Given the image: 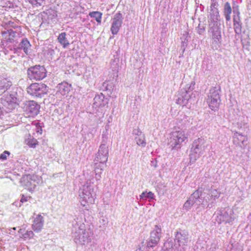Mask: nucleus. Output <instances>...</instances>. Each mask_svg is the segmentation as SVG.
<instances>
[{
	"label": "nucleus",
	"mask_w": 251,
	"mask_h": 251,
	"mask_svg": "<svg viewBox=\"0 0 251 251\" xmlns=\"http://www.w3.org/2000/svg\"><path fill=\"white\" fill-rule=\"evenodd\" d=\"M47 71L44 66L36 65L27 70V76L30 80L40 81L47 76Z\"/></svg>",
	"instance_id": "nucleus-1"
},
{
	"label": "nucleus",
	"mask_w": 251,
	"mask_h": 251,
	"mask_svg": "<svg viewBox=\"0 0 251 251\" xmlns=\"http://www.w3.org/2000/svg\"><path fill=\"white\" fill-rule=\"evenodd\" d=\"M26 91L32 96L41 98L47 94L48 88L46 84L42 82H34L27 87Z\"/></svg>",
	"instance_id": "nucleus-2"
},
{
	"label": "nucleus",
	"mask_w": 251,
	"mask_h": 251,
	"mask_svg": "<svg viewBox=\"0 0 251 251\" xmlns=\"http://www.w3.org/2000/svg\"><path fill=\"white\" fill-rule=\"evenodd\" d=\"M207 102L209 108L213 111L219 109L220 99L218 92L215 89L210 90L209 95L208 96Z\"/></svg>",
	"instance_id": "nucleus-3"
},
{
	"label": "nucleus",
	"mask_w": 251,
	"mask_h": 251,
	"mask_svg": "<svg viewBox=\"0 0 251 251\" xmlns=\"http://www.w3.org/2000/svg\"><path fill=\"white\" fill-rule=\"evenodd\" d=\"M37 176L33 175H26L23 176L21 182L29 191H32L36 186V180Z\"/></svg>",
	"instance_id": "nucleus-4"
},
{
	"label": "nucleus",
	"mask_w": 251,
	"mask_h": 251,
	"mask_svg": "<svg viewBox=\"0 0 251 251\" xmlns=\"http://www.w3.org/2000/svg\"><path fill=\"white\" fill-rule=\"evenodd\" d=\"M161 236V229L158 226L151 232L149 241L147 243L148 247H153L159 242Z\"/></svg>",
	"instance_id": "nucleus-5"
},
{
	"label": "nucleus",
	"mask_w": 251,
	"mask_h": 251,
	"mask_svg": "<svg viewBox=\"0 0 251 251\" xmlns=\"http://www.w3.org/2000/svg\"><path fill=\"white\" fill-rule=\"evenodd\" d=\"M205 141L201 138H198L194 140L193 143L191 151L196 154H198L199 156L202 154L205 150V147L204 143Z\"/></svg>",
	"instance_id": "nucleus-6"
},
{
	"label": "nucleus",
	"mask_w": 251,
	"mask_h": 251,
	"mask_svg": "<svg viewBox=\"0 0 251 251\" xmlns=\"http://www.w3.org/2000/svg\"><path fill=\"white\" fill-rule=\"evenodd\" d=\"M122 24V14L120 13H117L113 19L111 27V31L112 34L116 35L118 33Z\"/></svg>",
	"instance_id": "nucleus-7"
},
{
	"label": "nucleus",
	"mask_w": 251,
	"mask_h": 251,
	"mask_svg": "<svg viewBox=\"0 0 251 251\" xmlns=\"http://www.w3.org/2000/svg\"><path fill=\"white\" fill-rule=\"evenodd\" d=\"M173 136L176 146L181 144L187 139V136L186 135L185 131L182 130L174 132Z\"/></svg>",
	"instance_id": "nucleus-8"
},
{
	"label": "nucleus",
	"mask_w": 251,
	"mask_h": 251,
	"mask_svg": "<svg viewBox=\"0 0 251 251\" xmlns=\"http://www.w3.org/2000/svg\"><path fill=\"white\" fill-rule=\"evenodd\" d=\"M44 218L41 214H38L34 219L32 228L35 232H40L43 227Z\"/></svg>",
	"instance_id": "nucleus-9"
},
{
	"label": "nucleus",
	"mask_w": 251,
	"mask_h": 251,
	"mask_svg": "<svg viewBox=\"0 0 251 251\" xmlns=\"http://www.w3.org/2000/svg\"><path fill=\"white\" fill-rule=\"evenodd\" d=\"M108 150L104 145L100 146L98 152L97 157L100 160L101 163L106 162L108 160Z\"/></svg>",
	"instance_id": "nucleus-10"
},
{
	"label": "nucleus",
	"mask_w": 251,
	"mask_h": 251,
	"mask_svg": "<svg viewBox=\"0 0 251 251\" xmlns=\"http://www.w3.org/2000/svg\"><path fill=\"white\" fill-rule=\"evenodd\" d=\"M233 27L236 34H240L242 32V26L240 17V12L237 11L236 16H233Z\"/></svg>",
	"instance_id": "nucleus-11"
},
{
	"label": "nucleus",
	"mask_w": 251,
	"mask_h": 251,
	"mask_svg": "<svg viewBox=\"0 0 251 251\" xmlns=\"http://www.w3.org/2000/svg\"><path fill=\"white\" fill-rule=\"evenodd\" d=\"M12 84V82L9 78L0 76V94L5 92Z\"/></svg>",
	"instance_id": "nucleus-12"
},
{
	"label": "nucleus",
	"mask_w": 251,
	"mask_h": 251,
	"mask_svg": "<svg viewBox=\"0 0 251 251\" xmlns=\"http://www.w3.org/2000/svg\"><path fill=\"white\" fill-rule=\"evenodd\" d=\"M2 40L6 42H12L16 37V32L12 29H8L1 32Z\"/></svg>",
	"instance_id": "nucleus-13"
},
{
	"label": "nucleus",
	"mask_w": 251,
	"mask_h": 251,
	"mask_svg": "<svg viewBox=\"0 0 251 251\" xmlns=\"http://www.w3.org/2000/svg\"><path fill=\"white\" fill-rule=\"evenodd\" d=\"M39 108V105L36 102L31 101L29 103L27 110L30 113V116H34L38 114Z\"/></svg>",
	"instance_id": "nucleus-14"
},
{
	"label": "nucleus",
	"mask_w": 251,
	"mask_h": 251,
	"mask_svg": "<svg viewBox=\"0 0 251 251\" xmlns=\"http://www.w3.org/2000/svg\"><path fill=\"white\" fill-rule=\"evenodd\" d=\"M18 233L21 234L20 237L24 240H29L32 238L34 235V233L31 230H26L24 228H20Z\"/></svg>",
	"instance_id": "nucleus-15"
},
{
	"label": "nucleus",
	"mask_w": 251,
	"mask_h": 251,
	"mask_svg": "<svg viewBox=\"0 0 251 251\" xmlns=\"http://www.w3.org/2000/svg\"><path fill=\"white\" fill-rule=\"evenodd\" d=\"M70 91V86L67 82H62L58 85V92L63 96L67 95Z\"/></svg>",
	"instance_id": "nucleus-16"
},
{
	"label": "nucleus",
	"mask_w": 251,
	"mask_h": 251,
	"mask_svg": "<svg viewBox=\"0 0 251 251\" xmlns=\"http://www.w3.org/2000/svg\"><path fill=\"white\" fill-rule=\"evenodd\" d=\"M66 32H62L59 34L57 38L58 42L64 48H67L70 45V43L66 38Z\"/></svg>",
	"instance_id": "nucleus-17"
},
{
	"label": "nucleus",
	"mask_w": 251,
	"mask_h": 251,
	"mask_svg": "<svg viewBox=\"0 0 251 251\" xmlns=\"http://www.w3.org/2000/svg\"><path fill=\"white\" fill-rule=\"evenodd\" d=\"M232 13V8L229 2H226L224 7V14L227 21L230 20V15Z\"/></svg>",
	"instance_id": "nucleus-18"
},
{
	"label": "nucleus",
	"mask_w": 251,
	"mask_h": 251,
	"mask_svg": "<svg viewBox=\"0 0 251 251\" xmlns=\"http://www.w3.org/2000/svg\"><path fill=\"white\" fill-rule=\"evenodd\" d=\"M102 13L99 11H92L89 13V16L95 19L98 24L101 23Z\"/></svg>",
	"instance_id": "nucleus-19"
},
{
	"label": "nucleus",
	"mask_w": 251,
	"mask_h": 251,
	"mask_svg": "<svg viewBox=\"0 0 251 251\" xmlns=\"http://www.w3.org/2000/svg\"><path fill=\"white\" fill-rule=\"evenodd\" d=\"M30 44L27 39H23L21 43V48L22 49L24 52L28 54L30 50Z\"/></svg>",
	"instance_id": "nucleus-20"
},
{
	"label": "nucleus",
	"mask_w": 251,
	"mask_h": 251,
	"mask_svg": "<svg viewBox=\"0 0 251 251\" xmlns=\"http://www.w3.org/2000/svg\"><path fill=\"white\" fill-rule=\"evenodd\" d=\"M137 144L140 146L145 147L146 145L145 137L143 134L138 135L135 138Z\"/></svg>",
	"instance_id": "nucleus-21"
},
{
	"label": "nucleus",
	"mask_w": 251,
	"mask_h": 251,
	"mask_svg": "<svg viewBox=\"0 0 251 251\" xmlns=\"http://www.w3.org/2000/svg\"><path fill=\"white\" fill-rule=\"evenodd\" d=\"M25 143L30 148H35L38 144V141L35 138H28L25 140Z\"/></svg>",
	"instance_id": "nucleus-22"
},
{
	"label": "nucleus",
	"mask_w": 251,
	"mask_h": 251,
	"mask_svg": "<svg viewBox=\"0 0 251 251\" xmlns=\"http://www.w3.org/2000/svg\"><path fill=\"white\" fill-rule=\"evenodd\" d=\"M177 236L179 243H182L183 245H185L187 243V237L185 235H183L181 233H177Z\"/></svg>",
	"instance_id": "nucleus-23"
},
{
	"label": "nucleus",
	"mask_w": 251,
	"mask_h": 251,
	"mask_svg": "<svg viewBox=\"0 0 251 251\" xmlns=\"http://www.w3.org/2000/svg\"><path fill=\"white\" fill-rule=\"evenodd\" d=\"M141 198H143L144 197H148L151 199H153L154 194L151 192H149L147 193L146 192H143L140 195Z\"/></svg>",
	"instance_id": "nucleus-24"
},
{
	"label": "nucleus",
	"mask_w": 251,
	"mask_h": 251,
	"mask_svg": "<svg viewBox=\"0 0 251 251\" xmlns=\"http://www.w3.org/2000/svg\"><path fill=\"white\" fill-rule=\"evenodd\" d=\"M29 1L32 5L41 6L44 1V0H29Z\"/></svg>",
	"instance_id": "nucleus-25"
},
{
	"label": "nucleus",
	"mask_w": 251,
	"mask_h": 251,
	"mask_svg": "<svg viewBox=\"0 0 251 251\" xmlns=\"http://www.w3.org/2000/svg\"><path fill=\"white\" fill-rule=\"evenodd\" d=\"M10 152L8 151H5L0 155V160H6L7 156L10 155Z\"/></svg>",
	"instance_id": "nucleus-26"
},
{
	"label": "nucleus",
	"mask_w": 251,
	"mask_h": 251,
	"mask_svg": "<svg viewBox=\"0 0 251 251\" xmlns=\"http://www.w3.org/2000/svg\"><path fill=\"white\" fill-rule=\"evenodd\" d=\"M193 203L190 200H187L183 205V207L188 210L192 206Z\"/></svg>",
	"instance_id": "nucleus-27"
},
{
	"label": "nucleus",
	"mask_w": 251,
	"mask_h": 251,
	"mask_svg": "<svg viewBox=\"0 0 251 251\" xmlns=\"http://www.w3.org/2000/svg\"><path fill=\"white\" fill-rule=\"evenodd\" d=\"M31 198V197L30 196L26 197L24 195H22L20 201L22 203H24L25 202L27 201L28 200Z\"/></svg>",
	"instance_id": "nucleus-28"
},
{
	"label": "nucleus",
	"mask_w": 251,
	"mask_h": 251,
	"mask_svg": "<svg viewBox=\"0 0 251 251\" xmlns=\"http://www.w3.org/2000/svg\"><path fill=\"white\" fill-rule=\"evenodd\" d=\"M2 110L1 109V108L0 107V116L2 115Z\"/></svg>",
	"instance_id": "nucleus-29"
},
{
	"label": "nucleus",
	"mask_w": 251,
	"mask_h": 251,
	"mask_svg": "<svg viewBox=\"0 0 251 251\" xmlns=\"http://www.w3.org/2000/svg\"><path fill=\"white\" fill-rule=\"evenodd\" d=\"M212 192L216 194H218V192L216 190H214Z\"/></svg>",
	"instance_id": "nucleus-30"
},
{
	"label": "nucleus",
	"mask_w": 251,
	"mask_h": 251,
	"mask_svg": "<svg viewBox=\"0 0 251 251\" xmlns=\"http://www.w3.org/2000/svg\"><path fill=\"white\" fill-rule=\"evenodd\" d=\"M13 229H14V230H16V227H14V228H13Z\"/></svg>",
	"instance_id": "nucleus-31"
}]
</instances>
